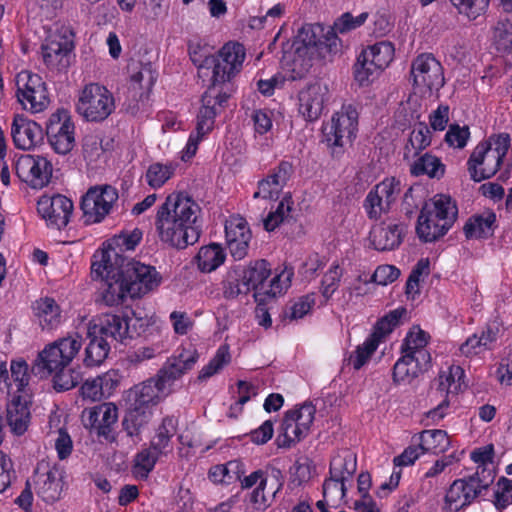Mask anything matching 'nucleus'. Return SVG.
I'll use <instances>...</instances> for the list:
<instances>
[{"label": "nucleus", "mask_w": 512, "mask_h": 512, "mask_svg": "<svg viewBox=\"0 0 512 512\" xmlns=\"http://www.w3.org/2000/svg\"><path fill=\"white\" fill-rule=\"evenodd\" d=\"M245 58L243 45L227 43L216 55H211L205 62L207 69H212V84L202 96V106L198 113V131H211L214 119L226 106L230 94L222 87L240 72Z\"/></svg>", "instance_id": "nucleus-1"}, {"label": "nucleus", "mask_w": 512, "mask_h": 512, "mask_svg": "<svg viewBox=\"0 0 512 512\" xmlns=\"http://www.w3.org/2000/svg\"><path fill=\"white\" fill-rule=\"evenodd\" d=\"M198 212V204L190 197L182 193L168 195L155 220L161 241L177 249L196 243L200 236V230L195 226Z\"/></svg>", "instance_id": "nucleus-2"}, {"label": "nucleus", "mask_w": 512, "mask_h": 512, "mask_svg": "<svg viewBox=\"0 0 512 512\" xmlns=\"http://www.w3.org/2000/svg\"><path fill=\"white\" fill-rule=\"evenodd\" d=\"M198 360L195 349L183 348L178 354L167 359L155 377L136 385L130 390L128 399L133 405H145L150 408L171 393L176 380L192 370Z\"/></svg>", "instance_id": "nucleus-3"}, {"label": "nucleus", "mask_w": 512, "mask_h": 512, "mask_svg": "<svg viewBox=\"0 0 512 512\" xmlns=\"http://www.w3.org/2000/svg\"><path fill=\"white\" fill-rule=\"evenodd\" d=\"M428 334L417 329L410 331L401 345L402 357L394 364L393 381L411 383L431 365V355L426 349Z\"/></svg>", "instance_id": "nucleus-4"}, {"label": "nucleus", "mask_w": 512, "mask_h": 512, "mask_svg": "<svg viewBox=\"0 0 512 512\" xmlns=\"http://www.w3.org/2000/svg\"><path fill=\"white\" fill-rule=\"evenodd\" d=\"M241 272L246 287L249 288V292L254 291L255 301L259 305L284 293L290 287L294 275L292 268L285 267L267 283L271 269L264 259L250 263L249 266L241 269Z\"/></svg>", "instance_id": "nucleus-5"}, {"label": "nucleus", "mask_w": 512, "mask_h": 512, "mask_svg": "<svg viewBox=\"0 0 512 512\" xmlns=\"http://www.w3.org/2000/svg\"><path fill=\"white\" fill-rule=\"evenodd\" d=\"M494 478L492 469L477 466L474 474L454 480L446 491L443 511L458 512L468 507L481 495L482 491L490 487Z\"/></svg>", "instance_id": "nucleus-6"}, {"label": "nucleus", "mask_w": 512, "mask_h": 512, "mask_svg": "<svg viewBox=\"0 0 512 512\" xmlns=\"http://www.w3.org/2000/svg\"><path fill=\"white\" fill-rule=\"evenodd\" d=\"M106 257L108 261L115 260V264L120 266L131 298L141 297L161 283L162 278L155 267L124 257L113 247L106 249Z\"/></svg>", "instance_id": "nucleus-7"}, {"label": "nucleus", "mask_w": 512, "mask_h": 512, "mask_svg": "<svg viewBox=\"0 0 512 512\" xmlns=\"http://www.w3.org/2000/svg\"><path fill=\"white\" fill-rule=\"evenodd\" d=\"M358 111L352 104H344L335 112L331 121L322 128L324 142L333 156H339L356 138L358 131Z\"/></svg>", "instance_id": "nucleus-8"}, {"label": "nucleus", "mask_w": 512, "mask_h": 512, "mask_svg": "<svg viewBox=\"0 0 512 512\" xmlns=\"http://www.w3.org/2000/svg\"><path fill=\"white\" fill-rule=\"evenodd\" d=\"M80 348L81 340L78 335L64 337L49 344L35 360L31 369L32 374L44 378L69 366Z\"/></svg>", "instance_id": "nucleus-9"}, {"label": "nucleus", "mask_w": 512, "mask_h": 512, "mask_svg": "<svg viewBox=\"0 0 512 512\" xmlns=\"http://www.w3.org/2000/svg\"><path fill=\"white\" fill-rule=\"evenodd\" d=\"M91 275L95 279L101 278V295L107 306L118 305L129 296L128 285L120 266L115 264V260H107L106 250L101 253L100 261L92 263Z\"/></svg>", "instance_id": "nucleus-10"}, {"label": "nucleus", "mask_w": 512, "mask_h": 512, "mask_svg": "<svg viewBox=\"0 0 512 512\" xmlns=\"http://www.w3.org/2000/svg\"><path fill=\"white\" fill-rule=\"evenodd\" d=\"M76 110L86 121L102 122L115 110L113 94L98 83L87 84L80 91Z\"/></svg>", "instance_id": "nucleus-11"}, {"label": "nucleus", "mask_w": 512, "mask_h": 512, "mask_svg": "<svg viewBox=\"0 0 512 512\" xmlns=\"http://www.w3.org/2000/svg\"><path fill=\"white\" fill-rule=\"evenodd\" d=\"M16 96L24 109L31 113L43 112L50 104L46 83L38 74L23 70L16 75Z\"/></svg>", "instance_id": "nucleus-12"}, {"label": "nucleus", "mask_w": 512, "mask_h": 512, "mask_svg": "<svg viewBox=\"0 0 512 512\" xmlns=\"http://www.w3.org/2000/svg\"><path fill=\"white\" fill-rule=\"evenodd\" d=\"M75 129L70 112L59 108L49 116L44 135L47 136L49 145L57 154L66 155L76 145Z\"/></svg>", "instance_id": "nucleus-13"}, {"label": "nucleus", "mask_w": 512, "mask_h": 512, "mask_svg": "<svg viewBox=\"0 0 512 512\" xmlns=\"http://www.w3.org/2000/svg\"><path fill=\"white\" fill-rule=\"evenodd\" d=\"M394 48L390 42L381 41L363 50L354 65L355 79L363 85L393 60Z\"/></svg>", "instance_id": "nucleus-14"}, {"label": "nucleus", "mask_w": 512, "mask_h": 512, "mask_svg": "<svg viewBox=\"0 0 512 512\" xmlns=\"http://www.w3.org/2000/svg\"><path fill=\"white\" fill-rule=\"evenodd\" d=\"M118 200L117 190L110 185L91 187L81 200L85 224L101 222Z\"/></svg>", "instance_id": "nucleus-15"}, {"label": "nucleus", "mask_w": 512, "mask_h": 512, "mask_svg": "<svg viewBox=\"0 0 512 512\" xmlns=\"http://www.w3.org/2000/svg\"><path fill=\"white\" fill-rule=\"evenodd\" d=\"M410 75L413 85L439 91L445 84L441 63L431 53L418 55L411 63Z\"/></svg>", "instance_id": "nucleus-16"}, {"label": "nucleus", "mask_w": 512, "mask_h": 512, "mask_svg": "<svg viewBox=\"0 0 512 512\" xmlns=\"http://www.w3.org/2000/svg\"><path fill=\"white\" fill-rule=\"evenodd\" d=\"M52 171L51 162L43 156L24 154L15 163L19 179L35 189H41L49 183Z\"/></svg>", "instance_id": "nucleus-17"}, {"label": "nucleus", "mask_w": 512, "mask_h": 512, "mask_svg": "<svg viewBox=\"0 0 512 512\" xmlns=\"http://www.w3.org/2000/svg\"><path fill=\"white\" fill-rule=\"evenodd\" d=\"M401 192V183L396 178H386L366 196L364 208L370 219H378L390 210Z\"/></svg>", "instance_id": "nucleus-18"}, {"label": "nucleus", "mask_w": 512, "mask_h": 512, "mask_svg": "<svg viewBox=\"0 0 512 512\" xmlns=\"http://www.w3.org/2000/svg\"><path fill=\"white\" fill-rule=\"evenodd\" d=\"M38 213L47 224L55 229H62L70 220L73 203L64 195L42 196L37 203Z\"/></svg>", "instance_id": "nucleus-19"}, {"label": "nucleus", "mask_w": 512, "mask_h": 512, "mask_svg": "<svg viewBox=\"0 0 512 512\" xmlns=\"http://www.w3.org/2000/svg\"><path fill=\"white\" fill-rule=\"evenodd\" d=\"M502 161L490 151L489 144L479 143L467 161L470 178L475 182H481L493 177L499 170Z\"/></svg>", "instance_id": "nucleus-20"}, {"label": "nucleus", "mask_w": 512, "mask_h": 512, "mask_svg": "<svg viewBox=\"0 0 512 512\" xmlns=\"http://www.w3.org/2000/svg\"><path fill=\"white\" fill-rule=\"evenodd\" d=\"M118 419L117 407L112 403H102L91 408L84 409L81 420L85 428L94 430L98 436L109 439L112 427Z\"/></svg>", "instance_id": "nucleus-21"}, {"label": "nucleus", "mask_w": 512, "mask_h": 512, "mask_svg": "<svg viewBox=\"0 0 512 512\" xmlns=\"http://www.w3.org/2000/svg\"><path fill=\"white\" fill-rule=\"evenodd\" d=\"M11 136L16 148L28 151L43 143L44 130L34 120L16 115L11 124Z\"/></svg>", "instance_id": "nucleus-22"}, {"label": "nucleus", "mask_w": 512, "mask_h": 512, "mask_svg": "<svg viewBox=\"0 0 512 512\" xmlns=\"http://www.w3.org/2000/svg\"><path fill=\"white\" fill-rule=\"evenodd\" d=\"M457 214L456 204L446 195H436L430 202L425 203L421 209L423 223L433 219L440 221L437 232L449 230L456 221Z\"/></svg>", "instance_id": "nucleus-23"}, {"label": "nucleus", "mask_w": 512, "mask_h": 512, "mask_svg": "<svg viewBox=\"0 0 512 512\" xmlns=\"http://www.w3.org/2000/svg\"><path fill=\"white\" fill-rule=\"evenodd\" d=\"M93 333L102 336L112 345L131 338L129 320L117 314H102L89 326Z\"/></svg>", "instance_id": "nucleus-24"}, {"label": "nucleus", "mask_w": 512, "mask_h": 512, "mask_svg": "<svg viewBox=\"0 0 512 512\" xmlns=\"http://www.w3.org/2000/svg\"><path fill=\"white\" fill-rule=\"evenodd\" d=\"M73 42L66 37L55 35L42 45L43 61L49 69L65 70L70 65Z\"/></svg>", "instance_id": "nucleus-25"}, {"label": "nucleus", "mask_w": 512, "mask_h": 512, "mask_svg": "<svg viewBox=\"0 0 512 512\" xmlns=\"http://www.w3.org/2000/svg\"><path fill=\"white\" fill-rule=\"evenodd\" d=\"M225 236L227 247L235 260L243 259L249 248L251 231L242 217H232L226 222Z\"/></svg>", "instance_id": "nucleus-26"}, {"label": "nucleus", "mask_w": 512, "mask_h": 512, "mask_svg": "<svg viewBox=\"0 0 512 512\" xmlns=\"http://www.w3.org/2000/svg\"><path fill=\"white\" fill-rule=\"evenodd\" d=\"M328 87L320 82L307 85L299 93V111L308 121L317 120L327 100Z\"/></svg>", "instance_id": "nucleus-27"}, {"label": "nucleus", "mask_w": 512, "mask_h": 512, "mask_svg": "<svg viewBox=\"0 0 512 512\" xmlns=\"http://www.w3.org/2000/svg\"><path fill=\"white\" fill-rule=\"evenodd\" d=\"M368 18V13L363 12L354 16L350 12H345L339 16L326 30L325 48L329 53H336L341 47V40L338 34L349 33L362 26Z\"/></svg>", "instance_id": "nucleus-28"}, {"label": "nucleus", "mask_w": 512, "mask_h": 512, "mask_svg": "<svg viewBox=\"0 0 512 512\" xmlns=\"http://www.w3.org/2000/svg\"><path fill=\"white\" fill-rule=\"evenodd\" d=\"M326 31L321 24H305L298 31L296 40L293 43L295 54L299 57L313 56V54L325 48Z\"/></svg>", "instance_id": "nucleus-29"}, {"label": "nucleus", "mask_w": 512, "mask_h": 512, "mask_svg": "<svg viewBox=\"0 0 512 512\" xmlns=\"http://www.w3.org/2000/svg\"><path fill=\"white\" fill-rule=\"evenodd\" d=\"M63 471L52 467L46 472L37 473L35 476V488L37 495L47 503L57 501L63 490Z\"/></svg>", "instance_id": "nucleus-30"}, {"label": "nucleus", "mask_w": 512, "mask_h": 512, "mask_svg": "<svg viewBox=\"0 0 512 512\" xmlns=\"http://www.w3.org/2000/svg\"><path fill=\"white\" fill-rule=\"evenodd\" d=\"M405 232L402 224H380L374 226L370 232L371 243L376 250H393L400 245Z\"/></svg>", "instance_id": "nucleus-31"}, {"label": "nucleus", "mask_w": 512, "mask_h": 512, "mask_svg": "<svg viewBox=\"0 0 512 512\" xmlns=\"http://www.w3.org/2000/svg\"><path fill=\"white\" fill-rule=\"evenodd\" d=\"M357 470L356 454L344 450L335 455L330 461L329 475L332 478L342 481L340 496L346 497L347 488L345 482L353 477Z\"/></svg>", "instance_id": "nucleus-32"}, {"label": "nucleus", "mask_w": 512, "mask_h": 512, "mask_svg": "<svg viewBox=\"0 0 512 512\" xmlns=\"http://www.w3.org/2000/svg\"><path fill=\"white\" fill-rule=\"evenodd\" d=\"M6 424L15 435L26 432L30 422L28 401L22 395H17L7 404Z\"/></svg>", "instance_id": "nucleus-33"}, {"label": "nucleus", "mask_w": 512, "mask_h": 512, "mask_svg": "<svg viewBox=\"0 0 512 512\" xmlns=\"http://www.w3.org/2000/svg\"><path fill=\"white\" fill-rule=\"evenodd\" d=\"M152 416V408L145 405H133L130 401V406L122 421L123 429L130 437L138 436L140 430L148 424Z\"/></svg>", "instance_id": "nucleus-34"}, {"label": "nucleus", "mask_w": 512, "mask_h": 512, "mask_svg": "<svg viewBox=\"0 0 512 512\" xmlns=\"http://www.w3.org/2000/svg\"><path fill=\"white\" fill-rule=\"evenodd\" d=\"M89 343L85 349L84 363L86 366H98L107 358L112 344L102 336L93 333L89 327L87 332Z\"/></svg>", "instance_id": "nucleus-35"}, {"label": "nucleus", "mask_w": 512, "mask_h": 512, "mask_svg": "<svg viewBox=\"0 0 512 512\" xmlns=\"http://www.w3.org/2000/svg\"><path fill=\"white\" fill-rule=\"evenodd\" d=\"M177 423V419L173 416L163 418L162 423L158 427L156 435L151 440L149 446L155 451V453L162 456L171 451L170 440L176 433Z\"/></svg>", "instance_id": "nucleus-36"}, {"label": "nucleus", "mask_w": 512, "mask_h": 512, "mask_svg": "<svg viewBox=\"0 0 512 512\" xmlns=\"http://www.w3.org/2000/svg\"><path fill=\"white\" fill-rule=\"evenodd\" d=\"M410 172L414 176L427 175L430 178L440 179L445 173V165L440 158L425 153L411 164Z\"/></svg>", "instance_id": "nucleus-37"}, {"label": "nucleus", "mask_w": 512, "mask_h": 512, "mask_svg": "<svg viewBox=\"0 0 512 512\" xmlns=\"http://www.w3.org/2000/svg\"><path fill=\"white\" fill-rule=\"evenodd\" d=\"M35 315L43 329H53L60 323V308L52 298H43L34 305Z\"/></svg>", "instance_id": "nucleus-38"}, {"label": "nucleus", "mask_w": 512, "mask_h": 512, "mask_svg": "<svg viewBox=\"0 0 512 512\" xmlns=\"http://www.w3.org/2000/svg\"><path fill=\"white\" fill-rule=\"evenodd\" d=\"M431 144V131L429 127L420 122L416 124L410 133L408 143L405 146L404 158L418 156L419 153Z\"/></svg>", "instance_id": "nucleus-39"}, {"label": "nucleus", "mask_w": 512, "mask_h": 512, "mask_svg": "<svg viewBox=\"0 0 512 512\" xmlns=\"http://www.w3.org/2000/svg\"><path fill=\"white\" fill-rule=\"evenodd\" d=\"M496 221V215L488 212L469 219L464 226V233L468 239L486 238L493 233V225Z\"/></svg>", "instance_id": "nucleus-40"}, {"label": "nucleus", "mask_w": 512, "mask_h": 512, "mask_svg": "<svg viewBox=\"0 0 512 512\" xmlns=\"http://www.w3.org/2000/svg\"><path fill=\"white\" fill-rule=\"evenodd\" d=\"M196 259L199 270L210 273L223 264L225 253L220 245L211 244L200 248Z\"/></svg>", "instance_id": "nucleus-41"}, {"label": "nucleus", "mask_w": 512, "mask_h": 512, "mask_svg": "<svg viewBox=\"0 0 512 512\" xmlns=\"http://www.w3.org/2000/svg\"><path fill=\"white\" fill-rule=\"evenodd\" d=\"M294 413H285L282 420L280 433L277 436L276 443L280 448H290L293 444L300 441L306 434L302 428L293 420Z\"/></svg>", "instance_id": "nucleus-42"}, {"label": "nucleus", "mask_w": 512, "mask_h": 512, "mask_svg": "<svg viewBox=\"0 0 512 512\" xmlns=\"http://www.w3.org/2000/svg\"><path fill=\"white\" fill-rule=\"evenodd\" d=\"M243 474V463L239 460L215 465L209 470V478L214 483L229 484L233 480H240Z\"/></svg>", "instance_id": "nucleus-43"}, {"label": "nucleus", "mask_w": 512, "mask_h": 512, "mask_svg": "<svg viewBox=\"0 0 512 512\" xmlns=\"http://www.w3.org/2000/svg\"><path fill=\"white\" fill-rule=\"evenodd\" d=\"M242 272L239 268H233L227 271L222 281L223 296L227 300L237 298L241 294H248L249 288L246 287Z\"/></svg>", "instance_id": "nucleus-44"}, {"label": "nucleus", "mask_w": 512, "mask_h": 512, "mask_svg": "<svg viewBox=\"0 0 512 512\" xmlns=\"http://www.w3.org/2000/svg\"><path fill=\"white\" fill-rule=\"evenodd\" d=\"M404 314H406V309L403 307L390 311L377 321L374 331L369 338L376 340V343L379 344L383 338L400 324V319Z\"/></svg>", "instance_id": "nucleus-45"}, {"label": "nucleus", "mask_w": 512, "mask_h": 512, "mask_svg": "<svg viewBox=\"0 0 512 512\" xmlns=\"http://www.w3.org/2000/svg\"><path fill=\"white\" fill-rule=\"evenodd\" d=\"M174 172L175 166L172 163L162 164L155 162L149 165L145 174V180L151 188L158 189L174 175Z\"/></svg>", "instance_id": "nucleus-46"}, {"label": "nucleus", "mask_w": 512, "mask_h": 512, "mask_svg": "<svg viewBox=\"0 0 512 512\" xmlns=\"http://www.w3.org/2000/svg\"><path fill=\"white\" fill-rule=\"evenodd\" d=\"M130 79L138 84L140 89L150 91L154 85L157 74L150 63H132L129 65Z\"/></svg>", "instance_id": "nucleus-47"}, {"label": "nucleus", "mask_w": 512, "mask_h": 512, "mask_svg": "<svg viewBox=\"0 0 512 512\" xmlns=\"http://www.w3.org/2000/svg\"><path fill=\"white\" fill-rule=\"evenodd\" d=\"M420 448L425 451H444L449 444L447 433L444 430H426L421 434Z\"/></svg>", "instance_id": "nucleus-48"}, {"label": "nucleus", "mask_w": 512, "mask_h": 512, "mask_svg": "<svg viewBox=\"0 0 512 512\" xmlns=\"http://www.w3.org/2000/svg\"><path fill=\"white\" fill-rule=\"evenodd\" d=\"M493 38L499 51L512 52V21L507 18L499 20Z\"/></svg>", "instance_id": "nucleus-49"}, {"label": "nucleus", "mask_w": 512, "mask_h": 512, "mask_svg": "<svg viewBox=\"0 0 512 512\" xmlns=\"http://www.w3.org/2000/svg\"><path fill=\"white\" fill-rule=\"evenodd\" d=\"M53 374V387L58 392L70 390L81 381L80 373L68 366L53 372Z\"/></svg>", "instance_id": "nucleus-50"}, {"label": "nucleus", "mask_w": 512, "mask_h": 512, "mask_svg": "<svg viewBox=\"0 0 512 512\" xmlns=\"http://www.w3.org/2000/svg\"><path fill=\"white\" fill-rule=\"evenodd\" d=\"M230 359L231 357L228 346H220L213 359H211V361L201 369L198 379L202 381L210 378L221 370L224 365L228 364Z\"/></svg>", "instance_id": "nucleus-51"}, {"label": "nucleus", "mask_w": 512, "mask_h": 512, "mask_svg": "<svg viewBox=\"0 0 512 512\" xmlns=\"http://www.w3.org/2000/svg\"><path fill=\"white\" fill-rule=\"evenodd\" d=\"M161 457L160 454L155 453L153 449L145 448L136 454L134 459V471L141 477H147L153 470L156 462Z\"/></svg>", "instance_id": "nucleus-52"}, {"label": "nucleus", "mask_w": 512, "mask_h": 512, "mask_svg": "<svg viewBox=\"0 0 512 512\" xmlns=\"http://www.w3.org/2000/svg\"><path fill=\"white\" fill-rule=\"evenodd\" d=\"M343 270L338 264H333L325 273L321 282V293L323 297L329 299L338 289Z\"/></svg>", "instance_id": "nucleus-53"}, {"label": "nucleus", "mask_w": 512, "mask_h": 512, "mask_svg": "<svg viewBox=\"0 0 512 512\" xmlns=\"http://www.w3.org/2000/svg\"><path fill=\"white\" fill-rule=\"evenodd\" d=\"M378 345L376 340L368 338L362 345L358 346L349 357V362L354 369L359 370L376 351Z\"/></svg>", "instance_id": "nucleus-54"}, {"label": "nucleus", "mask_w": 512, "mask_h": 512, "mask_svg": "<svg viewBox=\"0 0 512 512\" xmlns=\"http://www.w3.org/2000/svg\"><path fill=\"white\" fill-rule=\"evenodd\" d=\"M423 219L421 218V214L418 217V222L416 226V232L418 237L424 242H433L444 236L448 230H444L442 232H437V226L440 225V221L433 219L432 221H425L423 223Z\"/></svg>", "instance_id": "nucleus-55"}, {"label": "nucleus", "mask_w": 512, "mask_h": 512, "mask_svg": "<svg viewBox=\"0 0 512 512\" xmlns=\"http://www.w3.org/2000/svg\"><path fill=\"white\" fill-rule=\"evenodd\" d=\"M462 14L475 19L488 7L489 0H450Z\"/></svg>", "instance_id": "nucleus-56"}, {"label": "nucleus", "mask_w": 512, "mask_h": 512, "mask_svg": "<svg viewBox=\"0 0 512 512\" xmlns=\"http://www.w3.org/2000/svg\"><path fill=\"white\" fill-rule=\"evenodd\" d=\"M469 137L468 126L461 127L458 124H451L445 135V141L451 147L462 149L466 146Z\"/></svg>", "instance_id": "nucleus-57"}, {"label": "nucleus", "mask_w": 512, "mask_h": 512, "mask_svg": "<svg viewBox=\"0 0 512 512\" xmlns=\"http://www.w3.org/2000/svg\"><path fill=\"white\" fill-rule=\"evenodd\" d=\"M494 504L499 510H503L512 504V480L506 477H501L498 480Z\"/></svg>", "instance_id": "nucleus-58"}, {"label": "nucleus", "mask_w": 512, "mask_h": 512, "mask_svg": "<svg viewBox=\"0 0 512 512\" xmlns=\"http://www.w3.org/2000/svg\"><path fill=\"white\" fill-rule=\"evenodd\" d=\"M316 409L312 403H304L298 409L289 410L286 413H294L293 420L302 428V431H307L314 420Z\"/></svg>", "instance_id": "nucleus-59"}, {"label": "nucleus", "mask_w": 512, "mask_h": 512, "mask_svg": "<svg viewBox=\"0 0 512 512\" xmlns=\"http://www.w3.org/2000/svg\"><path fill=\"white\" fill-rule=\"evenodd\" d=\"M130 314H126L123 317L129 320V326L131 330V338L134 336H140L144 333L147 327L150 325V318L144 311L131 310Z\"/></svg>", "instance_id": "nucleus-60"}, {"label": "nucleus", "mask_w": 512, "mask_h": 512, "mask_svg": "<svg viewBox=\"0 0 512 512\" xmlns=\"http://www.w3.org/2000/svg\"><path fill=\"white\" fill-rule=\"evenodd\" d=\"M11 378L16 384L17 392H24L29 383L28 365L25 361H12Z\"/></svg>", "instance_id": "nucleus-61"}, {"label": "nucleus", "mask_w": 512, "mask_h": 512, "mask_svg": "<svg viewBox=\"0 0 512 512\" xmlns=\"http://www.w3.org/2000/svg\"><path fill=\"white\" fill-rule=\"evenodd\" d=\"M293 173V164L289 161H281L268 177L272 180L275 189H282Z\"/></svg>", "instance_id": "nucleus-62"}, {"label": "nucleus", "mask_w": 512, "mask_h": 512, "mask_svg": "<svg viewBox=\"0 0 512 512\" xmlns=\"http://www.w3.org/2000/svg\"><path fill=\"white\" fill-rule=\"evenodd\" d=\"M290 210L291 208L287 200L284 199L279 202L276 210L270 212L264 219V228L267 231H273L276 229L283 222L284 218L288 215Z\"/></svg>", "instance_id": "nucleus-63"}, {"label": "nucleus", "mask_w": 512, "mask_h": 512, "mask_svg": "<svg viewBox=\"0 0 512 512\" xmlns=\"http://www.w3.org/2000/svg\"><path fill=\"white\" fill-rule=\"evenodd\" d=\"M510 142L511 139L509 134L502 133L499 135H492L481 143L489 144L490 151H492L498 159L503 160L510 147Z\"/></svg>", "instance_id": "nucleus-64"}]
</instances>
